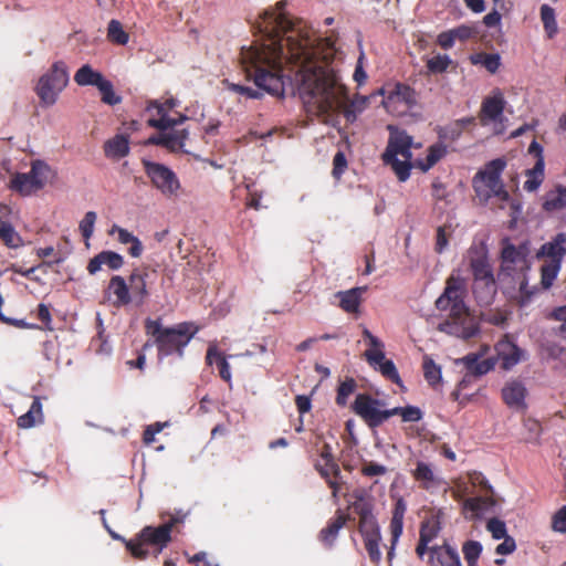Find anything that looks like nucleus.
Instances as JSON below:
<instances>
[{"label": "nucleus", "instance_id": "obj_1", "mask_svg": "<svg viewBox=\"0 0 566 566\" xmlns=\"http://www.w3.org/2000/svg\"><path fill=\"white\" fill-rule=\"evenodd\" d=\"M286 1L265 10L259 24L269 43L242 49L241 64L248 78L273 96H284L282 62L298 67L296 81L302 97L315 99L322 113H328L346 95V87L331 67L333 49L322 41L302 36L292 29L285 12Z\"/></svg>", "mask_w": 566, "mask_h": 566}, {"label": "nucleus", "instance_id": "obj_2", "mask_svg": "<svg viewBox=\"0 0 566 566\" xmlns=\"http://www.w3.org/2000/svg\"><path fill=\"white\" fill-rule=\"evenodd\" d=\"M467 284L460 275L451 274L442 294L436 300V308L448 312L437 329L441 333L468 340L480 334V323L465 303Z\"/></svg>", "mask_w": 566, "mask_h": 566}, {"label": "nucleus", "instance_id": "obj_3", "mask_svg": "<svg viewBox=\"0 0 566 566\" xmlns=\"http://www.w3.org/2000/svg\"><path fill=\"white\" fill-rule=\"evenodd\" d=\"M144 327L146 335L154 338L159 357L172 354L182 357L186 346L199 332V327L192 322H182L172 327H164L161 318H146Z\"/></svg>", "mask_w": 566, "mask_h": 566}, {"label": "nucleus", "instance_id": "obj_4", "mask_svg": "<svg viewBox=\"0 0 566 566\" xmlns=\"http://www.w3.org/2000/svg\"><path fill=\"white\" fill-rule=\"evenodd\" d=\"M171 542V524L159 526H145L134 538L126 542V549L136 559H146L149 555L147 547H151L156 556Z\"/></svg>", "mask_w": 566, "mask_h": 566}, {"label": "nucleus", "instance_id": "obj_5", "mask_svg": "<svg viewBox=\"0 0 566 566\" xmlns=\"http://www.w3.org/2000/svg\"><path fill=\"white\" fill-rule=\"evenodd\" d=\"M69 81L70 74L65 62H54L51 67L40 76L34 88L41 105H54L59 95L67 86Z\"/></svg>", "mask_w": 566, "mask_h": 566}, {"label": "nucleus", "instance_id": "obj_6", "mask_svg": "<svg viewBox=\"0 0 566 566\" xmlns=\"http://www.w3.org/2000/svg\"><path fill=\"white\" fill-rule=\"evenodd\" d=\"M506 166L502 158L491 160L485 165L483 170H480L474 179L473 187L479 196H484L486 199L496 197L501 201H507L510 193L504 188L501 175Z\"/></svg>", "mask_w": 566, "mask_h": 566}, {"label": "nucleus", "instance_id": "obj_7", "mask_svg": "<svg viewBox=\"0 0 566 566\" xmlns=\"http://www.w3.org/2000/svg\"><path fill=\"white\" fill-rule=\"evenodd\" d=\"M143 167L146 176L150 180L151 186L165 198L172 199L179 196L181 190L180 180L176 172L168 166L144 159Z\"/></svg>", "mask_w": 566, "mask_h": 566}, {"label": "nucleus", "instance_id": "obj_8", "mask_svg": "<svg viewBox=\"0 0 566 566\" xmlns=\"http://www.w3.org/2000/svg\"><path fill=\"white\" fill-rule=\"evenodd\" d=\"M363 336L369 343V348L364 354L368 364L375 369H378L386 379L398 386H402L396 365L392 360L386 359L385 357L384 343L367 328H364Z\"/></svg>", "mask_w": 566, "mask_h": 566}, {"label": "nucleus", "instance_id": "obj_9", "mask_svg": "<svg viewBox=\"0 0 566 566\" xmlns=\"http://www.w3.org/2000/svg\"><path fill=\"white\" fill-rule=\"evenodd\" d=\"M384 406L382 400L373 398L368 394H358L352 409L369 428H377L389 419V409L382 410Z\"/></svg>", "mask_w": 566, "mask_h": 566}, {"label": "nucleus", "instance_id": "obj_10", "mask_svg": "<svg viewBox=\"0 0 566 566\" xmlns=\"http://www.w3.org/2000/svg\"><path fill=\"white\" fill-rule=\"evenodd\" d=\"M50 167L42 160L32 163L31 169L25 174H17L11 179V188L21 195H30L45 185Z\"/></svg>", "mask_w": 566, "mask_h": 566}, {"label": "nucleus", "instance_id": "obj_11", "mask_svg": "<svg viewBox=\"0 0 566 566\" xmlns=\"http://www.w3.org/2000/svg\"><path fill=\"white\" fill-rule=\"evenodd\" d=\"M314 468L332 490V496L337 499L340 490V482L338 481L342 478L340 468L336 463L332 453V447L328 443H324L322 447L319 459L314 463Z\"/></svg>", "mask_w": 566, "mask_h": 566}, {"label": "nucleus", "instance_id": "obj_12", "mask_svg": "<svg viewBox=\"0 0 566 566\" xmlns=\"http://www.w3.org/2000/svg\"><path fill=\"white\" fill-rule=\"evenodd\" d=\"M471 269L474 276L473 292L476 297L479 295V289L482 287L485 294L486 301L492 297L495 293V280L492 273V269L485 259H473L471 261Z\"/></svg>", "mask_w": 566, "mask_h": 566}, {"label": "nucleus", "instance_id": "obj_13", "mask_svg": "<svg viewBox=\"0 0 566 566\" xmlns=\"http://www.w3.org/2000/svg\"><path fill=\"white\" fill-rule=\"evenodd\" d=\"M441 530V520L438 514L431 515L421 522L419 541L416 546V554L419 559H423L424 555L430 551V544L438 537Z\"/></svg>", "mask_w": 566, "mask_h": 566}, {"label": "nucleus", "instance_id": "obj_14", "mask_svg": "<svg viewBox=\"0 0 566 566\" xmlns=\"http://www.w3.org/2000/svg\"><path fill=\"white\" fill-rule=\"evenodd\" d=\"M406 512H407V504L402 497H399L395 502V505L392 509V516H391L390 525H389L390 535H391L390 547L387 553V559H388L389 564H391V562H392V558L395 556L396 546H397L398 541L403 531V518H405Z\"/></svg>", "mask_w": 566, "mask_h": 566}, {"label": "nucleus", "instance_id": "obj_15", "mask_svg": "<svg viewBox=\"0 0 566 566\" xmlns=\"http://www.w3.org/2000/svg\"><path fill=\"white\" fill-rule=\"evenodd\" d=\"M426 555H428L427 563L430 566H462L457 548L448 544L447 541L441 545H432Z\"/></svg>", "mask_w": 566, "mask_h": 566}, {"label": "nucleus", "instance_id": "obj_16", "mask_svg": "<svg viewBox=\"0 0 566 566\" xmlns=\"http://www.w3.org/2000/svg\"><path fill=\"white\" fill-rule=\"evenodd\" d=\"M146 111L149 113L155 112V115L148 118L147 124L149 127L157 128L159 130H167L168 128H174L182 124L187 116L179 115L178 117H169L167 115V109L165 108V104H159L158 101H150L146 107Z\"/></svg>", "mask_w": 566, "mask_h": 566}, {"label": "nucleus", "instance_id": "obj_17", "mask_svg": "<svg viewBox=\"0 0 566 566\" xmlns=\"http://www.w3.org/2000/svg\"><path fill=\"white\" fill-rule=\"evenodd\" d=\"M148 276L147 270H134L128 276L129 293L130 297H133L132 303L137 307L145 305L150 296Z\"/></svg>", "mask_w": 566, "mask_h": 566}, {"label": "nucleus", "instance_id": "obj_18", "mask_svg": "<svg viewBox=\"0 0 566 566\" xmlns=\"http://www.w3.org/2000/svg\"><path fill=\"white\" fill-rule=\"evenodd\" d=\"M505 99L500 90H495L491 96L483 99L479 118L483 125L490 122H496L501 118L505 108Z\"/></svg>", "mask_w": 566, "mask_h": 566}, {"label": "nucleus", "instance_id": "obj_19", "mask_svg": "<svg viewBox=\"0 0 566 566\" xmlns=\"http://www.w3.org/2000/svg\"><path fill=\"white\" fill-rule=\"evenodd\" d=\"M527 389L521 380H511L502 388V399L511 409H526Z\"/></svg>", "mask_w": 566, "mask_h": 566}, {"label": "nucleus", "instance_id": "obj_20", "mask_svg": "<svg viewBox=\"0 0 566 566\" xmlns=\"http://www.w3.org/2000/svg\"><path fill=\"white\" fill-rule=\"evenodd\" d=\"M411 145L412 137L406 132H396L391 134L388 140L387 148L382 155V158H392L400 155L405 159H411Z\"/></svg>", "mask_w": 566, "mask_h": 566}, {"label": "nucleus", "instance_id": "obj_21", "mask_svg": "<svg viewBox=\"0 0 566 566\" xmlns=\"http://www.w3.org/2000/svg\"><path fill=\"white\" fill-rule=\"evenodd\" d=\"M566 234L557 233L551 241L544 243L537 252V258H546V262H557L562 264L566 255Z\"/></svg>", "mask_w": 566, "mask_h": 566}, {"label": "nucleus", "instance_id": "obj_22", "mask_svg": "<svg viewBox=\"0 0 566 566\" xmlns=\"http://www.w3.org/2000/svg\"><path fill=\"white\" fill-rule=\"evenodd\" d=\"M187 137L188 132L186 129H176L169 133L153 135L146 140L145 144L161 146L171 151H175L184 147Z\"/></svg>", "mask_w": 566, "mask_h": 566}, {"label": "nucleus", "instance_id": "obj_23", "mask_svg": "<svg viewBox=\"0 0 566 566\" xmlns=\"http://www.w3.org/2000/svg\"><path fill=\"white\" fill-rule=\"evenodd\" d=\"M495 350L504 370H510L521 360L522 350L507 336L497 342Z\"/></svg>", "mask_w": 566, "mask_h": 566}, {"label": "nucleus", "instance_id": "obj_24", "mask_svg": "<svg viewBox=\"0 0 566 566\" xmlns=\"http://www.w3.org/2000/svg\"><path fill=\"white\" fill-rule=\"evenodd\" d=\"M489 350V346H482L481 353L479 354H468L464 356L461 361L467 368L468 373L472 376H483L492 370L495 366L494 358H486L480 360V358Z\"/></svg>", "mask_w": 566, "mask_h": 566}, {"label": "nucleus", "instance_id": "obj_25", "mask_svg": "<svg viewBox=\"0 0 566 566\" xmlns=\"http://www.w3.org/2000/svg\"><path fill=\"white\" fill-rule=\"evenodd\" d=\"M385 104L388 108L394 104H402L405 107L403 112L411 109L417 105V93L409 85L397 83L388 94Z\"/></svg>", "mask_w": 566, "mask_h": 566}, {"label": "nucleus", "instance_id": "obj_26", "mask_svg": "<svg viewBox=\"0 0 566 566\" xmlns=\"http://www.w3.org/2000/svg\"><path fill=\"white\" fill-rule=\"evenodd\" d=\"M105 294H113L115 296L112 301L115 307L127 306L133 302L129 293V282L127 283L120 275H113L111 277Z\"/></svg>", "mask_w": 566, "mask_h": 566}, {"label": "nucleus", "instance_id": "obj_27", "mask_svg": "<svg viewBox=\"0 0 566 566\" xmlns=\"http://www.w3.org/2000/svg\"><path fill=\"white\" fill-rule=\"evenodd\" d=\"M102 265L114 271L119 270L124 265V258L114 251H102L88 261L86 269L93 275L102 269Z\"/></svg>", "mask_w": 566, "mask_h": 566}, {"label": "nucleus", "instance_id": "obj_28", "mask_svg": "<svg viewBox=\"0 0 566 566\" xmlns=\"http://www.w3.org/2000/svg\"><path fill=\"white\" fill-rule=\"evenodd\" d=\"M348 520L349 516L347 514L343 513L340 510L336 511L335 517L331 520L318 534V539L325 547H333L339 531L345 526Z\"/></svg>", "mask_w": 566, "mask_h": 566}, {"label": "nucleus", "instance_id": "obj_29", "mask_svg": "<svg viewBox=\"0 0 566 566\" xmlns=\"http://www.w3.org/2000/svg\"><path fill=\"white\" fill-rule=\"evenodd\" d=\"M367 287H353L347 291H339L335 294V297L339 301V307L349 314L359 313L360 304L363 301V294Z\"/></svg>", "mask_w": 566, "mask_h": 566}, {"label": "nucleus", "instance_id": "obj_30", "mask_svg": "<svg viewBox=\"0 0 566 566\" xmlns=\"http://www.w3.org/2000/svg\"><path fill=\"white\" fill-rule=\"evenodd\" d=\"M206 363L209 366L216 364L220 378L231 385L230 365L224 354L218 349L216 344L209 345L206 354Z\"/></svg>", "mask_w": 566, "mask_h": 566}, {"label": "nucleus", "instance_id": "obj_31", "mask_svg": "<svg viewBox=\"0 0 566 566\" xmlns=\"http://www.w3.org/2000/svg\"><path fill=\"white\" fill-rule=\"evenodd\" d=\"M501 258L505 270H512L517 265L523 268L526 264V254L524 251L509 242L503 247Z\"/></svg>", "mask_w": 566, "mask_h": 566}, {"label": "nucleus", "instance_id": "obj_32", "mask_svg": "<svg viewBox=\"0 0 566 566\" xmlns=\"http://www.w3.org/2000/svg\"><path fill=\"white\" fill-rule=\"evenodd\" d=\"M106 157L120 159L129 154V140L127 136L116 135L104 145Z\"/></svg>", "mask_w": 566, "mask_h": 566}, {"label": "nucleus", "instance_id": "obj_33", "mask_svg": "<svg viewBox=\"0 0 566 566\" xmlns=\"http://www.w3.org/2000/svg\"><path fill=\"white\" fill-rule=\"evenodd\" d=\"M105 77L90 64L82 65L74 74V81L80 86H98Z\"/></svg>", "mask_w": 566, "mask_h": 566}, {"label": "nucleus", "instance_id": "obj_34", "mask_svg": "<svg viewBox=\"0 0 566 566\" xmlns=\"http://www.w3.org/2000/svg\"><path fill=\"white\" fill-rule=\"evenodd\" d=\"M416 481H418L422 489L430 490L440 484V480L434 475L431 467L424 462L419 461L412 472Z\"/></svg>", "mask_w": 566, "mask_h": 566}, {"label": "nucleus", "instance_id": "obj_35", "mask_svg": "<svg viewBox=\"0 0 566 566\" xmlns=\"http://www.w3.org/2000/svg\"><path fill=\"white\" fill-rule=\"evenodd\" d=\"M447 155V146L442 143H436L428 148L424 159H418L416 166L423 172L431 169L439 160Z\"/></svg>", "mask_w": 566, "mask_h": 566}, {"label": "nucleus", "instance_id": "obj_36", "mask_svg": "<svg viewBox=\"0 0 566 566\" xmlns=\"http://www.w3.org/2000/svg\"><path fill=\"white\" fill-rule=\"evenodd\" d=\"M544 167L545 163L539 158L532 169L526 170L527 179L524 182V189L526 191H535L542 185L544 180Z\"/></svg>", "mask_w": 566, "mask_h": 566}, {"label": "nucleus", "instance_id": "obj_37", "mask_svg": "<svg viewBox=\"0 0 566 566\" xmlns=\"http://www.w3.org/2000/svg\"><path fill=\"white\" fill-rule=\"evenodd\" d=\"M36 416H42V403L39 398H34L28 412L18 418V427L28 429L36 423Z\"/></svg>", "mask_w": 566, "mask_h": 566}, {"label": "nucleus", "instance_id": "obj_38", "mask_svg": "<svg viewBox=\"0 0 566 566\" xmlns=\"http://www.w3.org/2000/svg\"><path fill=\"white\" fill-rule=\"evenodd\" d=\"M566 207V197L562 187L545 195L543 209L547 212L558 211Z\"/></svg>", "mask_w": 566, "mask_h": 566}, {"label": "nucleus", "instance_id": "obj_39", "mask_svg": "<svg viewBox=\"0 0 566 566\" xmlns=\"http://www.w3.org/2000/svg\"><path fill=\"white\" fill-rule=\"evenodd\" d=\"M400 416L403 422H418L422 419L423 412L417 406L395 407L389 409V418Z\"/></svg>", "mask_w": 566, "mask_h": 566}, {"label": "nucleus", "instance_id": "obj_40", "mask_svg": "<svg viewBox=\"0 0 566 566\" xmlns=\"http://www.w3.org/2000/svg\"><path fill=\"white\" fill-rule=\"evenodd\" d=\"M541 20L543 22L547 38L553 39L557 34L558 28L555 18V11L548 4H543L541 7Z\"/></svg>", "mask_w": 566, "mask_h": 566}, {"label": "nucleus", "instance_id": "obj_41", "mask_svg": "<svg viewBox=\"0 0 566 566\" xmlns=\"http://www.w3.org/2000/svg\"><path fill=\"white\" fill-rule=\"evenodd\" d=\"M492 503V500L489 497H469L464 501L463 507L465 511L471 512L472 518H478L483 515Z\"/></svg>", "mask_w": 566, "mask_h": 566}, {"label": "nucleus", "instance_id": "obj_42", "mask_svg": "<svg viewBox=\"0 0 566 566\" xmlns=\"http://www.w3.org/2000/svg\"><path fill=\"white\" fill-rule=\"evenodd\" d=\"M386 165H390L399 181H406L410 177L411 159L399 160L397 157L382 158Z\"/></svg>", "mask_w": 566, "mask_h": 566}, {"label": "nucleus", "instance_id": "obj_43", "mask_svg": "<svg viewBox=\"0 0 566 566\" xmlns=\"http://www.w3.org/2000/svg\"><path fill=\"white\" fill-rule=\"evenodd\" d=\"M0 240L8 248H18L22 244V239L19 233L14 230L11 222H2L0 221Z\"/></svg>", "mask_w": 566, "mask_h": 566}, {"label": "nucleus", "instance_id": "obj_44", "mask_svg": "<svg viewBox=\"0 0 566 566\" xmlns=\"http://www.w3.org/2000/svg\"><path fill=\"white\" fill-rule=\"evenodd\" d=\"M422 368H423L424 379L427 380V382L430 386L437 387L438 385H440V382H441V368H440V366H438L433 361V359H431L430 357L426 356L423 358Z\"/></svg>", "mask_w": 566, "mask_h": 566}, {"label": "nucleus", "instance_id": "obj_45", "mask_svg": "<svg viewBox=\"0 0 566 566\" xmlns=\"http://www.w3.org/2000/svg\"><path fill=\"white\" fill-rule=\"evenodd\" d=\"M562 264L557 262H545L541 266V284L544 289H549L556 280Z\"/></svg>", "mask_w": 566, "mask_h": 566}, {"label": "nucleus", "instance_id": "obj_46", "mask_svg": "<svg viewBox=\"0 0 566 566\" xmlns=\"http://www.w3.org/2000/svg\"><path fill=\"white\" fill-rule=\"evenodd\" d=\"M462 553L468 566H478L482 545L478 541H467L462 546Z\"/></svg>", "mask_w": 566, "mask_h": 566}, {"label": "nucleus", "instance_id": "obj_47", "mask_svg": "<svg viewBox=\"0 0 566 566\" xmlns=\"http://www.w3.org/2000/svg\"><path fill=\"white\" fill-rule=\"evenodd\" d=\"M107 39L113 43L125 45L129 36L128 33L124 31L119 21L111 20L107 27Z\"/></svg>", "mask_w": 566, "mask_h": 566}, {"label": "nucleus", "instance_id": "obj_48", "mask_svg": "<svg viewBox=\"0 0 566 566\" xmlns=\"http://www.w3.org/2000/svg\"><path fill=\"white\" fill-rule=\"evenodd\" d=\"M365 549L368 554L369 560L374 565H379L381 562V552H380V542H381V535L374 536V537H366L363 538Z\"/></svg>", "mask_w": 566, "mask_h": 566}, {"label": "nucleus", "instance_id": "obj_49", "mask_svg": "<svg viewBox=\"0 0 566 566\" xmlns=\"http://www.w3.org/2000/svg\"><path fill=\"white\" fill-rule=\"evenodd\" d=\"M357 382L354 378L347 377L337 388L336 403L340 407L347 405L348 397L356 390Z\"/></svg>", "mask_w": 566, "mask_h": 566}, {"label": "nucleus", "instance_id": "obj_50", "mask_svg": "<svg viewBox=\"0 0 566 566\" xmlns=\"http://www.w3.org/2000/svg\"><path fill=\"white\" fill-rule=\"evenodd\" d=\"M97 90L99 91V93L102 95L101 99L104 104L114 106L122 102V97L114 92V86L111 81L105 78L97 86Z\"/></svg>", "mask_w": 566, "mask_h": 566}, {"label": "nucleus", "instance_id": "obj_51", "mask_svg": "<svg viewBox=\"0 0 566 566\" xmlns=\"http://www.w3.org/2000/svg\"><path fill=\"white\" fill-rule=\"evenodd\" d=\"M358 532L363 538L381 535L380 527L375 516L359 520Z\"/></svg>", "mask_w": 566, "mask_h": 566}, {"label": "nucleus", "instance_id": "obj_52", "mask_svg": "<svg viewBox=\"0 0 566 566\" xmlns=\"http://www.w3.org/2000/svg\"><path fill=\"white\" fill-rule=\"evenodd\" d=\"M451 63L452 61L447 54H438L429 59L426 66L430 73L440 74L446 72Z\"/></svg>", "mask_w": 566, "mask_h": 566}, {"label": "nucleus", "instance_id": "obj_53", "mask_svg": "<svg viewBox=\"0 0 566 566\" xmlns=\"http://www.w3.org/2000/svg\"><path fill=\"white\" fill-rule=\"evenodd\" d=\"M478 62H481L482 65L490 72V73H495L500 65H501V61H500V55L499 54H488V53H484V54H479L476 56H472V63H478Z\"/></svg>", "mask_w": 566, "mask_h": 566}, {"label": "nucleus", "instance_id": "obj_54", "mask_svg": "<svg viewBox=\"0 0 566 566\" xmlns=\"http://www.w3.org/2000/svg\"><path fill=\"white\" fill-rule=\"evenodd\" d=\"M95 221L96 213L94 211L86 212L84 218L81 220L78 228L84 239L88 240L92 237Z\"/></svg>", "mask_w": 566, "mask_h": 566}, {"label": "nucleus", "instance_id": "obj_55", "mask_svg": "<svg viewBox=\"0 0 566 566\" xmlns=\"http://www.w3.org/2000/svg\"><path fill=\"white\" fill-rule=\"evenodd\" d=\"M486 530L492 534L493 538L495 539H501L507 536L505 523L496 517H493L488 521Z\"/></svg>", "mask_w": 566, "mask_h": 566}, {"label": "nucleus", "instance_id": "obj_56", "mask_svg": "<svg viewBox=\"0 0 566 566\" xmlns=\"http://www.w3.org/2000/svg\"><path fill=\"white\" fill-rule=\"evenodd\" d=\"M347 168V159L343 151H337L333 158L332 175L336 180H339Z\"/></svg>", "mask_w": 566, "mask_h": 566}, {"label": "nucleus", "instance_id": "obj_57", "mask_svg": "<svg viewBox=\"0 0 566 566\" xmlns=\"http://www.w3.org/2000/svg\"><path fill=\"white\" fill-rule=\"evenodd\" d=\"M353 510L358 515L359 520L374 516L373 505L364 499L355 501L353 504Z\"/></svg>", "mask_w": 566, "mask_h": 566}, {"label": "nucleus", "instance_id": "obj_58", "mask_svg": "<svg viewBox=\"0 0 566 566\" xmlns=\"http://www.w3.org/2000/svg\"><path fill=\"white\" fill-rule=\"evenodd\" d=\"M361 474L365 476H377L384 475L387 473V468L382 464L376 462H366L360 470Z\"/></svg>", "mask_w": 566, "mask_h": 566}, {"label": "nucleus", "instance_id": "obj_59", "mask_svg": "<svg viewBox=\"0 0 566 566\" xmlns=\"http://www.w3.org/2000/svg\"><path fill=\"white\" fill-rule=\"evenodd\" d=\"M552 527L556 532L566 533V505L553 516Z\"/></svg>", "mask_w": 566, "mask_h": 566}, {"label": "nucleus", "instance_id": "obj_60", "mask_svg": "<svg viewBox=\"0 0 566 566\" xmlns=\"http://www.w3.org/2000/svg\"><path fill=\"white\" fill-rule=\"evenodd\" d=\"M548 317L551 319L562 322V325L559 326L558 331L560 334H566V304L553 308Z\"/></svg>", "mask_w": 566, "mask_h": 566}, {"label": "nucleus", "instance_id": "obj_61", "mask_svg": "<svg viewBox=\"0 0 566 566\" xmlns=\"http://www.w3.org/2000/svg\"><path fill=\"white\" fill-rule=\"evenodd\" d=\"M450 30L453 34L454 41L465 42L474 34V29L464 24Z\"/></svg>", "mask_w": 566, "mask_h": 566}, {"label": "nucleus", "instance_id": "obj_62", "mask_svg": "<svg viewBox=\"0 0 566 566\" xmlns=\"http://www.w3.org/2000/svg\"><path fill=\"white\" fill-rule=\"evenodd\" d=\"M229 88L238 94L244 95L249 98H261L262 93L259 90L251 88L249 86H243L240 84H230Z\"/></svg>", "mask_w": 566, "mask_h": 566}, {"label": "nucleus", "instance_id": "obj_63", "mask_svg": "<svg viewBox=\"0 0 566 566\" xmlns=\"http://www.w3.org/2000/svg\"><path fill=\"white\" fill-rule=\"evenodd\" d=\"M165 424L156 422L146 427L143 433V440L146 444H150L155 441V436L159 433Z\"/></svg>", "mask_w": 566, "mask_h": 566}, {"label": "nucleus", "instance_id": "obj_64", "mask_svg": "<svg viewBox=\"0 0 566 566\" xmlns=\"http://www.w3.org/2000/svg\"><path fill=\"white\" fill-rule=\"evenodd\" d=\"M455 41L451 30L443 31L437 36V44L443 49L449 50L454 45Z\"/></svg>", "mask_w": 566, "mask_h": 566}]
</instances>
